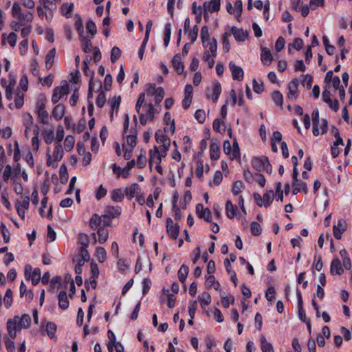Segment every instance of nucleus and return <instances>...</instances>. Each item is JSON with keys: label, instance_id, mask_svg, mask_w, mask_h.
Wrapping results in <instances>:
<instances>
[{"label": "nucleus", "instance_id": "nucleus-55", "mask_svg": "<svg viewBox=\"0 0 352 352\" xmlns=\"http://www.w3.org/2000/svg\"><path fill=\"white\" fill-rule=\"evenodd\" d=\"M81 42L82 44L83 51L85 53L91 52V50L92 47V44H91L90 39H89L86 37H82L81 39Z\"/></svg>", "mask_w": 352, "mask_h": 352}, {"label": "nucleus", "instance_id": "nucleus-6", "mask_svg": "<svg viewBox=\"0 0 352 352\" xmlns=\"http://www.w3.org/2000/svg\"><path fill=\"white\" fill-rule=\"evenodd\" d=\"M196 213L197 216L204 219L207 222H212V214L210 210L208 208H204L202 204H199L196 206Z\"/></svg>", "mask_w": 352, "mask_h": 352}, {"label": "nucleus", "instance_id": "nucleus-37", "mask_svg": "<svg viewBox=\"0 0 352 352\" xmlns=\"http://www.w3.org/2000/svg\"><path fill=\"white\" fill-rule=\"evenodd\" d=\"M41 270L39 268H36L31 274H29V278L31 279L32 283L34 285H36L39 283L41 278Z\"/></svg>", "mask_w": 352, "mask_h": 352}, {"label": "nucleus", "instance_id": "nucleus-27", "mask_svg": "<svg viewBox=\"0 0 352 352\" xmlns=\"http://www.w3.org/2000/svg\"><path fill=\"white\" fill-rule=\"evenodd\" d=\"M58 306L62 309H66L69 307V300L67 294L65 291H62L58 294Z\"/></svg>", "mask_w": 352, "mask_h": 352}, {"label": "nucleus", "instance_id": "nucleus-9", "mask_svg": "<svg viewBox=\"0 0 352 352\" xmlns=\"http://www.w3.org/2000/svg\"><path fill=\"white\" fill-rule=\"evenodd\" d=\"M346 223L343 219H340L337 225L333 226V235L336 239H340L342 233L346 230Z\"/></svg>", "mask_w": 352, "mask_h": 352}, {"label": "nucleus", "instance_id": "nucleus-44", "mask_svg": "<svg viewBox=\"0 0 352 352\" xmlns=\"http://www.w3.org/2000/svg\"><path fill=\"white\" fill-rule=\"evenodd\" d=\"M240 148L236 139L233 142L232 153L231 154V160H240Z\"/></svg>", "mask_w": 352, "mask_h": 352}, {"label": "nucleus", "instance_id": "nucleus-35", "mask_svg": "<svg viewBox=\"0 0 352 352\" xmlns=\"http://www.w3.org/2000/svg\"><path fill=\"white\" fill-rule=\"evenodd\" d=\"M42 135L45 142L47 144H51L54 139V133L53 129L44 130Z\"/></svg>", "mask_w": 352, "mask_h": 352}, {"label": "nucleus", "instance_id": "nucleus-16", "mask_svg": "<svg viewBox=\"0 0 352 352\" xmlns=\"http://www.w3.org/2000/svg\"><path fill=\"white\" fill-rule=\"evenodd\" d=\"M173 66L175 70L179 74H182L184 70V65L181 60L180 54H175L172 60Z\"/></svg>", "mask_w": 352, "mask_h": 352}, {"label": "nucleus", "instance_id": "nucleus-60", "mask_svg": "<svg viewBox=\"0 0 352 352\" xmlns=\"http://www.w3.org/2000/svg\"><path fill=\"white\" fill-rule=\"evenodd\" d=\"M252 233L255 236H258L261 233V227L257 222L253 221L251 224Z\"/></svg>", "mask_w": 352, "mask_h": 352}, {"label": "nucleus", "instance_id": "nucleus-51", "mask_svg": "<svg viewBox=\"0 0 352 352\" xmlns=\"http://www.w3.org/2000/svg\"><path fill=\"white\" fill-rule=\"evenodd\" d=\"M244 188L243 184L241 181H236L233 186L232 191L234 195H239Z\"/></svg>", "mask_w": 352, "mask_h": 352}, {"label": "nucleus", "instance_id": "nucleus-28", "mask_svg": "<svg viewBox=\"0 0 352 352\" xmlns=\"http://www.w3.org/2000/svg\"><path fill=\"white\" fill-rule=\"evenodd\" d=\"M64 114H65V107L61 104H58L56 105L52 111V116L57 120H61L63 118Z\"/></svg>", "mask_w": 352, "mask_h": 352}, {"label": "nucleus", "instance_id": "nucleus-32", "mask_svg": "<svg viewBox=\"0 0 352 352\" xmlns=\"http://www.w3.org/2000/svg\"><path fill=\"white\" fill-rule=\"evenodd\" d=\"M217 41L215 38H212L209 43V50L204 52L208 54V58L215 57L217 56Z\"/></svg>", "mask_w": 352, "mask_h": 352}, {"label": "nucleus", "instance_id": "nucleus-41", "mask_svg": "<svg viewBox=\"0 0 352 352\" xmlns=\"http://www.w3.org/2000/svg\"><path fill=\"white\" fill-rule=\"evenodd\" d=\"M75 139L73 135H67L64 141L65 149L67 151H70L74 146Z\"/></svg>", "mask_w": 352, "mask_h": 352}, {"label": "nucleus", "instance_id": "nucleus-17", "mask_svg": "<svg viewBox=\"0 0 352 352\" xmlns=\"http://www.w3.org/2000/svg\"><path fill=\"white\" fill-rule=\"evenodd\" d=\"M330 272L332 275L334 274H342L344 272V270L342 269L341 262L338 258L333 259L331 264V268H330Z\"/></svg>", "mask_w": 352, "mask_h": 352}, {"label": "nucleus", "instance_id": "nucleus-18", "mask_svg": "<svg viewBox=\"0 0 352 352\" xmlns=\"http://www.w3.org/2000/svg\"><path fill=\"white\" fill-rule=\"evenodd\" d=\"M261 61L265 65H270L273 60L270 50L267 47H262L261 54Z\"/></svg>", "mask_w": 352, "mask_h": 352}, {"label": "nucleus", "instance_id": "nucleus-39", "mask_svg": "<svg viewBox=\"0 0 352 352\" xmlns=\"http://www.w3.org/2000/svg\"><path fill=\"white\" fill-rule=\"evenodd\" d=\"M188 274V267L183 264L178 271V278L182 283H184Z\"/></svg>", "mask_w": 352, "mask_h": 352}, {"label": "nucleus", "instance_id": "nucleus-1", "mask_svg": "<svg viewBox=\"0 0 352 352\" xmlns=\"http://www.w3.org/2000/svg\"><path fill=\"white\" fill-rule=\"evenodd\" d=\"M12 14L14 18L21 22V25H26L30 23L34 18L32 12L30 11H22V8L19 3H14L12 8Z\"/></svg>", "mask_w": 352, "mask_h": 352}, {"label": "nucleus", "instance_id": "nucleus-52", "mask_svg": "<svg viewBox=\"0 0 352 352\" xmlns=\"http://www.w3.org/2000/svg\"><path fill=\"white\" fill-rule=\"evenodd\" d=\"M56 330V325L52 322H47L46 325V331L50 338H53Z\"/></svg>", "mask_w": 352, "mask_h": 352}, {"label": "nucleus", "instance_id": "nucleus-14", "mask_svg": "<svg viewBox=\"0 0 352 352\" xmlns=\"http://www.w3.org/2000/svg\"><path fill=\"white\" fill-rule=\"evenodd\" d=\"M203 8L206 11L210 12H217L220 9V0H211L209 2H205Z\"/></svg>", "mask_w": 352, "mask_h": 352}, {"label": "nucleus", "instance_id": "nucleus-43", "mask_svg": "<svg viewBox=\"0 0 352 352\" xmlns=\"http://www.w3.org/2000/svg\"><path fill=\"white\" fill-rule=\"evenodd\" d=\"M146 164V151L141 150L140 154L137 159V165L139 168H143Z\"/></svg>", "mask_w": 352, "mask_h": 352}, {"label": "nucleus", "instance_id": "nucleus-36", "mask_svg": "<svg viewBox=\"0 0 352 352\" xmlns=\"http://www.w3.org/2000/svg\"><path fill=\"white\" fill-rule=\"evenodd\" d=\"M124 193L120 188L113 190L111 192V199L113 201L121 202L124 199Z\"/></svg>", "mask_w": 352, "mask_h": 352}, {"label": "nucleus", "instance_id": "nucleus-5", "mask_svg": "<svg viewBox=\"0 0 352 352\" xmlns=\"http://www.w3.org/2000/svg\"><path fill=\"white\" fill-rule=\"evenodd\" d=\"M166 229L168 236L175 240L179 235V228L177 224H174L170 218H168L166 220Z\"/></svg>", "mask_w": 352, "mask_h": 352}, {"label": "nucleus", "instance_id": "nucleus-3", "mask_svg": "<svg viewBox=\"0 0 352 352\" xmlns=\"http://www.w3.org/2000/svg\"><path fill=\"white\" fill-rule=\"evenodd\" d=\"M69 85L66 81H64L63 84L60 87H56L54 88L52 97V102L54 104H56L63 96L69 94Z\"/></svg>", "mask_w": 352, "mask_h": 352}, {"label": "nucleus", "instance_id": "nucleus-29", "mask_svg": "<svg viewBox=\"0 0 352 352\" xmlns=\"http://www.w3.org/2000/svg\"><path fill=\"white\" fill-rule=\"evenodd\" d=\"M124 138H126V142L127 145L130 148H134L135 147L137 144V131L136 130H134L131 134L129 135H124Z\"/></svg>", "mask_w": 352, "mask_h": 352}, {"label": "nucleus", "instance_id": "nucleus-53", "mask_svg": "<svg viewBox=\"0 0 352 352\" xmlns=\"http://www.w3.org/2000/svg\"><path fill=\"white\" fill-rule=\"evenodd\" d=\"M155 93L154 94L155 96V104H160L164 96V91L162 87H157V89L155 91Z\"/></svg>", "mask_w": 352, "mask_h": 352}, {"label": "nucleus", "instance_id": "nucleus-10", "mask_svg": "<svg viewBox=\"0 0 352 352\" xmlns=\"http://www.w3.org/2000/svg\"><path fill=\"white\" fill-rule=\"evenodd\" d=\"M298 80L295 78L291 80L288 85L289 92L287 94V98L289 100H294L298 96Z\"/></svg>", "mask_w": 352, "mask_h": 352}, {"label": "nucleus", "instance_id": "nucleus-2", "mask_svg": "<svg viewBox=\"0 0 352 352\" xmlns=\"http://www.w3.org/2000/svg\"><path fill=\"white\" fill-rule=\"evenodd\" d=\"M252 164L253 168L258 171L265 170L267 172H270L272 170L268 158L266 157H254Z\"/></svg>", "mask_w": 352, "mask_h": 352}, {"label": "nucleus", "instance_id": "nucleus-23", "mask_svg": "<svg viewBox=\"0 0 352 352\" xmlns=\"http://www.w3.org/2000/svg\"><path fill=\"white\" fill-rule=\"evenodd\" d=\"M140 191L139 185L136 183L132 184L129 187H126L124 190L126 197L129 199L133 198Z\"/></svg>", "mask_w": 352, "mask_h": 352}, {"label": "nucleus", "instance_id": "nucleus-61", "mask_svg": "<svg viewBox=\"0 0 352 352\" xmlns=\"http://www.w3.org/2000/svg\"><path fill=\"white\" fill-rule=\"evenodd\" d=\"M146 107L147 113L146 116L151 121H153L155 118V109L153 107L152 104H146Z\"/></svg>", "mask_w": 352, "mask_h": 352}, {"label": "nucleus", "instance_id": "nucleus-59", "mask_svg": "<svg viewBox=\"0 0 352 352\" xmlns=\"http://www.w3.org/2000/svg\"><path fill=\"white\" fill-rule=\"evenodd\" d=\"M195 117L199 123H204L206 120V115L204 110L199 109L195 112Z\"/></svg>", "mask_w": 352, "mask_h": 352}, {"label": "nucleus", "instance_id": "nucleus-4", "mask_svg": "<svg viewBox=\"0 0 352 352\" xmlns=\"http://www.w3.org/2000/svg\"><path fill=\"white\" fill-rule=\"evenodd\" d=\"M164 157L161 156V153H160V150L157 146H155L153 149H151L149 151L148 159L150 168H151L152 165L154 163L160 164L162 162V159Z\"/></svg>", "mask_w": 352, "mask_h": 352}, {"label": "nucleus", "instance_id": "nucleus-25", "mask_svg": "<svg viewBox=\"0 0 352 352\" xmlns=\"http://www.w3.org/2000/svg\"><path fill=\"white\" fill-rule=\"evenodd\" d=\"M104 212L111 218L118 217L121 213V208L119 206H107Z\"/></svg>", "mask_w": 352, "mask_h": 352}, {"label": "nucleus", "instance_id": "nucleus-48", "mask_svg": "<svg viewBox=\"0 0 352 352\" xmlns=\"http://www.w3.org/2000/svg\"><path fill=\"white\" fill-rule=\"evenodd\" d=\"M155 138L156 140V142L160 145H163V144L165 143L166 139H170L167 135H166L162 131L157 130L155 133Z\"/></svg>", "mask_w": 352, "mask_h": 352}, {"label": "nucleus", "instance_id": "nucleus-64", "mask_svg": "<svg viewBox=\"0 0 352 352\" xmlns=\"http://www.w3.org/2000/svg\"><path fill=\"white\" fill-rule=\"evenodd\" d=\"M5 344L6 349L8 352H15L14 342L9 338H5Z\"/></svg>", "mask_w": 352, "mask_h": 352}, {"label": "nucleus", "instance_id": "nucleus-49", "mask_svg": "<svg viewBox=\"0 0 352 352\" xmlns=\"http://www.w3.org/2000/svg\"><path fill=\"white\" fill-rule=\"evenodd\" d=\"M101 223V217L98 214H94L89 221V226L91 228H96Z\"/></svg>", "mask_w": 352, "mask_h": 352}, {"label": "nucleus", "instance_id": "nucleus-47", "mask_svg": "<svg viewBox=\"0 0 352 352\" xmlns=\"http://www.w3.org/2000/svg\"><path fill=\"white\" fill-rule=\"evenodd\" d=\"M170 146V139H166L165 143L163 144V145H160L158 147L160 150V153H161V156L166 157L167 155V151L169 149V147Z\"/></svg>", "mask_w": 352, "mask_h": 352}, {"label": "nucleus", "instance_id": "nucleus-8", "mask_svg": "<svg viewBox=\"0 0 352 352\" xmlns=\"http://www.w3.org/2000/svg\"><path fill=\"white\" fill-rule=\"evenodd\" d=\"M45 105L44 102H39L37 103V114L41 122L47 124L48 122L49 114L45 110Z\"/></svg>", "mask_w": 352, "mask_h": 352}, {"label": "nucleus", "instance_id": "nucleus-26", "mask_svg": "<svg viewBox=\"0 0 352 352\" xmlns=\"http://www.w3.org/2000/svg\"><path fill=\"white\" fill-rule=\"evenodd\" d=\"M56 52V49L52 48L49 51L45 56V67L47 69H51L54 64Z\"/></svg>", "mask_w": 352, "mask_h": 352}, {"label": "nucleus", "instance_id": "nucleus-57", "mask_svg": "<svg viewBox=\"0 0 352 352\" xmlns=\"http://www.w3.org/2000/svg\"><path fill=\"white\" fill-rule=\"evenodd\" d=\"M199 28L197 25H195L192 30H190L188 32V38L191 41V43H194L197 38L198 36Z\"/></svg>", "mask_w": 352, "mask_h": 352}, {"label": "nucleus", "instance_id": "nucleus-15", "mask_svg": "<svg viewBox=\"0 0 352 352\" xmlns=\"http://www.w3.org/2000/svg\"><path fill=\"white\" fill-rule=\"evenodd\" d=\"M231 31L235 39L238 41H244L248 38V32L243 29H238L236 27H232Z\"/></svg>", "mask_w": 352, "mask_h": 352}, {"label": "nucleus", "instance_id": "nucleus-21", "mask_svg": "<svg viewBox=\"0 0 352 352\" xmlns=\"http://www.w3.org/2000/svg\"><path fill=\"white\" fill-rule=\"evenodd\" d=\"M312 120H313V133L314 135L318 136L320 133L318 130L319 120V111L318 110L314 109L312 113Z\"/></svg>", "mask_w": 352, "mask_h": 352}, {"label": "nucleus", "instance_id": "nucleus-38", "mask_svg": "<svg viewBox=\"0 0 352 352\" xmlns=\"http://www.w3.org/2000/svg\"><path fill=\"white\" fill-rule=\"evenodd\" d=\"M37 13L40 18H45L47 21H50L52 19L53 14L51 10L49 12H45L43 8L41 6L37 7Z\"/></svg>", "mask_w": 352, "mask_h": 352}, {"label": "nucleus", "instance_id": "nucleus-22", "mask_svg": "<svg viewBox=\"0 0 352 352\" xmlns=\"http://www.w3.org/2000/svg\"><path fill=\"white\" fill-rule=\"evenodd\" d=\"M292 185L294 186L292 190L294 195H296L301 191L307 192V185L304 182L297 179V181H293Z\"/></svg>", "mask_w": 352, "mask_h": 352}, {"label": "nucleus", "instance_id": "nucleus-46", "mask_svg": "<svg viewBox=\"0 0 352 352\" xmlns=\"http://www.w3.org/2000/svg\"><path fill=\"white\" fill-rule=\"evenodd\" d=\"M273 101L278 106L282 107L283 97L279 91H274L272 95Z\"/></svg>", "mask_w": 352, "mask_h": 352}, {"label": "nucleus", "instance_id": "nucleus-13", "mask_svg": "<svg viewBox=\"0 0 352 352\" xmlns=\"http://www.w3.org/2000/svg\"><path fill=\"white\" fill-rule=\"evenodd\" d=\"M7 330L11 338L14 339L16 337V332L20 331L21 329L14 318L8 321Z\"/></svg>", "mask_w": 352, "mask_h": 352}, {"label": "nucleus", "instance_id": "nucleus-24", "mask_svg": "<svg viewBox=\"0 0 352 352\" xmlns=\"http://www.w3.org/2000/svg\"><path fill=\"white\" fill-rule=\"evenodd\" d=\"M220 155V148L217 143L212 142L210 146V157L212 160H217Z\"/></svg>", "mask_w": 352, "mask_h": 352}, {"label": "nucleus", "instance_id": "nucleus-54", "mask_svg": "<svg viewBox=\"0 0 352 352\" xmlns=\"http://www.w3.org/2000/svg\"><path fill=\"white\" fill-rule=\"evenodd\" d=\"M121 55L120 50L117 47H113L111 51V61L116 63Z\"/></svg>", "mask_w": 352, "mask_h": 352}, {"label": "nucleus", "instance_id": "nucleus-12", "mask_svg": "<svg viewBox=\"0 0 352 352\" xmlns=\"http://www.w3.org/2000/svg\"><path fill=\"white\" fill-rule=\"evenodd\" d=\"M221 92V86L219 82L214 83L212 94L208 89L206 91V97L208 98H210L213 102H216L218 100V98Z\"/></svg>", "mask_w": 352, "mask_h": 352}, {"label": "nucleus", "instance_id": "nucleus-42", "mask_svg": "<svg viewBox=\"0 0 352 352\" xmlns=\"http://www.w3.org/2000/svg\"><path fill=\"white\" fill-rule=\"evenodd\" d=\"M274 194L272 190L267 191L263 196V201L265 207H268L272 202Z\"/></svg>", "mask_w": 352, "mask_h": 352}, {"label": "nucleus", "instance_id": "nucleus-7", "mask_svg": "<svg viewBox=\"0 0 352 352\" xmlns=\"http://www.w3.org/2000/svg\"><path fill=\"white\" fill-rule=\"evenodd\" d=\"M229 67L232 72L233 79L239 81L243 80V70L241 67L236 66L234 62L231 61L229 63Z\"/></svg>", "mask_w": 352, "mask_h": 352}, {"label": "nucleus", "instance_id": "nucleus-30", "mask_svg": "<svg viewBox=\"0 0 352 352\" xmlns=\"http://www.w3.org/2000/svg\"><path fill=\"white\" fill-rule=\"evenodd\" d=\"M237 207L234 206L230 200H228L226 204V215L230 219H233L236 215Z\"/></svg>", "mask_w": 352, "mask_h": 352}, {"label": "nucleus", "instance_id": "nucleus-62", "mask_svg": "<svg viewBox=\"0 0 352 352\" xmlns=\"http://www.w3.org/2000/svg\"><path fill=\"white\" fill-rule=\"evenodd\" d=\"M285 41L283 37L280 36L276 40V42L275 43V50L276 52H280L285 47Z\"/></svg>", "mask_w": 352, "mask_h": 352}, {"label": "nucleus", "instance_id": "nucleus-31", "mask_svg": "<svg viewBox=\"0 0 352 352\" xmlns=\"http://www.w3.org/2000/svg\"><path fill=\"white\" fill-rule=\"evenodd\" d=\"M97 234L98 235V242L100 243L103 244L107 241L109 232L104 227H100L98 230Z\"/></svg>", "mask_w": 352, "mask_h": 352}, {"label": "nucleus", "instance_id": "nucleus-56", "mask_svg": "<svg viewBox=\"0 0 352 352\" xmlns=\"http://www.w3.org/2000/svg\"><path fill=\"white\" fill-rule=\"evenodd\" d=\"M86 28L89 33H90L92 36H94L97 32V28L95 23L89 20L87 21L86 24Z\"/></svg>", "mask_w": 352, "mask_h": 352}, {"label": "nucleus", "instance_id": "nucleus-33", "mask_svg": "<svg viewBox=\"0 0 352 352\" xmlns=\"http://www.w3.org/2000/svg\"><path fill=\"white\" fill-rule=\"evenodd\" d=\"M198 300L199 301L201 307H204L210 303L211 297L208 292H204L198 296Z\"/></svg>", "mask_w": 352, "mask_h": 352}, {"label": "nucleus", "instance_id": "nucleus-34", "mask_svg": "<svg viewBox=\"0 0 352 352\" xmlns=\"http://www.w3.org/2000/svg\"><path fill=\"white\" fill-rule=\"evenodd\" d=\"M54 161H60L63 157V148L61 144L56 143L55 150L53 153Z\"/></svg>", "mask_w": 352, "mask_h": 352}, {"label": "nucleus", "instance_id": "nucleus-40", "mask_svg": "<svg viewBox=\"0 0 352 352\" xmlns=\"http://www.w3.org/2000/svg\"><path fill=\"white\" fill-rule=\"evenodd\" d=\"M261 342L263 352H274L272 344L268 342L265 337L261 338Z\"/></svg>", "mask_w": 352, "mask_h": 352}, {"label": "nucleus", "instance_id": "nucleus-58", "mask_svg": "<svg viewBox=\"0 0 352 352\" xmlns=\"http://www.w3.org/2000/svg\"><path fill=\"white\" fill-rule=\"evenodd\" d=\"M234 302V297L232 296L221 297V304L223 307L225 308L229 307L230 304H233Z\"/></svg>", "mask_w": 352, "mask_h": 352}, {"label": "nucleus", "instance_id": "nucleus-45", "mask_svg": "<svg viewBox=\"0 0 352 352\" xmlns=\"http://www.w3.org/2000/svg\"><path fill=\"white\" fill-rule=\"evenodd\" d=\"M96 255L98 261L100 263H103L107 258V252L102 247H98L96 248Z\"/></svg>", "mask_w": 352, "mask_h": 352}, {"label": "nucleus", "instance_id": "nucleus-63", "mask_svg": "<svg viewBox=\"0 0 352 352\" xmlns=\"http://www.w3.org/2000/svg\"><path fill=\"white\" fill-rule=\"evenodd\" d=\"M106 102L105 94L103 91H101L96 99V104L98 107L102 108Z\"/></svg>", "mask_w": 352, "mask_h": 352}, {"label": "nucleus", "instance_id": "nucleus-20", "mask_svg": "<svg viewBox=\"0 0 352 352\" xmlns=\"http://www.w3.org/2000/svg\"><path fill=\"white\" fill-rule=\"evenodd\" d=\"M120 102H121L120 96H114L109 100V104H110V107H111V120L113 119L114 111H116V113H118Z\"/></svg>", "mask_w": 352, "mask_h": 352}, {"label": "nucleus", "instance_id": "nucleus-19", "mask_svg": "<svg viewBox=\"0 0 352 352\" xmlns=\"http://www.w3.org/2000/svg\"><path fill=\"white\" fill-rule=\"evenodd\" d=\"M14 320L19 325L20 329L28 328L31 322L30 316L28 314H23L21 318L18 316L14 317Z\"/></svg>", "mask_w": 352, "mask_h": 352}, {"label": "nucleus", "instance_id": "nucleus-50", "mask_svg": "<svg viewBox=\"0 0 352 352\" xmlns=\"http://www.w3.org/2000/svg\"><path fill=\"white\" fill-rule=\"evenodd\" d=\"M15 85V80H10L9 84L6 86V97L8 100H11L12 92Z\"/></svg>", "mask_w": 352, "mask_h": 352}, {"label": "nucleus", "instance_id": "nucleus-11", "mask_svg": "<svg viewBox=\"0 0 352 352\" xmlns=\"http://www.w3.org/2000/svg\"><path fill=\"white\" fill-rule=\"evenodd\" d=\"M323 100L329 104V107L335 111H337L339 109V104L337 100L333 101L331 99L330 91L325 89L322 92Z\"/></svg>", "mask_w": 352, "mask_h": 352}]
</instances>
